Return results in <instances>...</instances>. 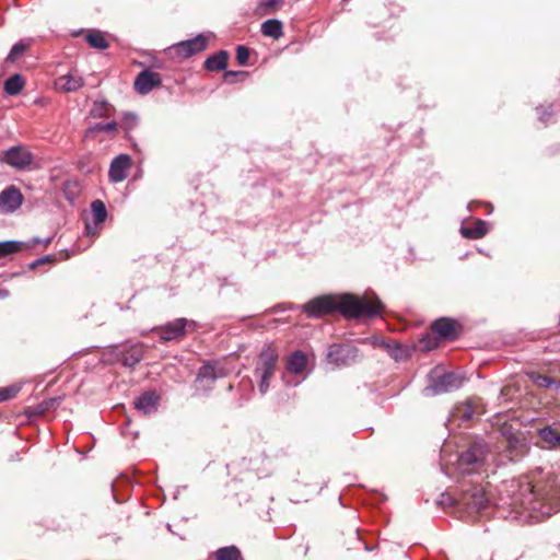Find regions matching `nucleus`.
I'll list each match as a JSON object with an SVG mask.
<instances>
[{
    "label": "nucleus",
    "mask_w": 560,
    "mask_h": 560,
    "mask_svg": "<svg viewBox=\"0 0 560 560\" xmlns=\"http://www.w3.org/2000/svg\"><path fill=\"white\" fill-rule=\"evenodd\" d=\"M383 305L377 298L359 299L351 294L340 296L323 295L315 298L302 306L308 317H322L339 311L343 316L359 318L377 315Z\"/></svg>",
    "instance_id": "obj_1"
},
{
    "label": "nucleus",
    "mask_w": 560,
    "mask_h": 560,
    "mask_svg": "<svg viewBox=\"0 0 560 560\" xmlns=\"http://www.w3.org/2000/svg\"><path fill=\"white\" fill-rule=\"evenodd\" d=\"M512 504L525 510H541L546 504L549 506L546 513L551 514L560 510V491L556 486H550L548 491L541 492L526 482L521 486L520 493L513 499Z\"/></svg>",
    "instance_id": "obj_2"
},
{
    "label": "nucleus",
    "mask_w": 560,
    "mask_h": 560,
    "mask_svg": "<svg viewBox=\"0 0 560 560\" xmlns=\"http://www.w3.org/2000/svg\"><path fill=\"white\" fill-rule=\"evenodd\" d=\"M279 353L272 345L264 346L259 353L254 375L258 380V389L260 394H266L270 386V380L275 375Z\"/></svg>",
    "instance_id": "obj_3"
},
{
    "label": "nucleus",
    "mask_w": 560,
    "mask_h": 560,
    "mask_svg": "<svg viewBox=\"0 0 560 560\" xmlns=\"http://www.w3.org/2000/svg\"><path fill=\"white\" fill-rule=\"evenodd\" d=\"M489 503V499L481 486L462 481L460 492L456 498V506L465 511L468 515H474L483 511Z\"/></svg>",
    "instance_id": "obj_4"
},
{
    "label": "nucleus",
    "mask_w": 560,
    "mask_h": 560,
    "mask_svg": "<svg viewBox=\"0 0 560 560\" xmlns=\"http://www.w3.org/2000/svg\"><path fill=\"white\" fill-rule=\"evenodd\" d=\"M489 456L487 444L483 441H477L459 455L457 459L458 469L465 475L478 472L488 464Z\"/></svg>",
    "instance_id": "obj_5"
},
{
    "label": "nucleus",
    "mask_w": 560,
    "mask_h": 560,
    "mask_svg": "<svg viewBox=\"0 0 560 560\" xmlns=\"http://www.w3.org/2000/svg\"><path fill=\"white\" fill-rule=\"evenodd\" d=\"M0 162L12 168L24 171L34 162L33 153L23 144L13 145L0 152Z\"/></svg>",
    "instance_id": "obj_6"
},
{
    "label": "nucleus",
    "mask_w": 560,
    "mask_h": 560,
    "mask_svg": "<svg viewBox=\"0 0 560 560\" xmlns=\"http://www.w3.org/2000/svg\"><path fill=\"white\" fill-rule=\"evenodd\" d=\"M501 434L504 438V447L506 452L504 457L508 458V460L514 462L527 453L528 447L525 439L522 436V433L513 431L511 427H503L501 429Z\"/></svg>",
    "instance_id": "obj_7"
},
{
    "label": "nucleus",
    "mask_w": 560,
    "mask_h": 560,
    "mask_svg": "<svg viewBox=\"0 0 560 560\" xmlns=\"http://www.w3.org/2000/svg\"><path fill=\"white\" fill-rule=\"evenodd\" d=\"M226 375L228 371L219 361H209L200 366L196 383L203 390H210L218 378Z\"/></svg>",
    "instance_id": "obj_8"
},
{
    "label": "nucleus",
    "mask_w": 560,
    "mask_h": 560,
    "mask_svg": "<svg viewBox=\"0 0 560 560\" xmlns=\"http://www.w3.org/2000/svg\"><path fill=\"white\" fill-rule=\"evenodd\" d=\"M464 378L454 373L447 372L436 376L432 383L424 388L425 395H440L459 388Z\"/></svg>",
    "instance_id": "obj_9"
},
{
    "label": "nucleus",
    "mask_w": 560,
    "mask_h": 560,
    "mask_svg": "<svg viewBox=\"0 0 560 560\" xmlns=\"http://www.w3.org/2000/svg\"><path fill=\"white\" fill-rule=\"evenodd\" d=\"M359 349L351 345H332L329 347L327 359L338 366H348L358 361Z\"/></svg>",
    "instance_id": "obj_10"
},
{
    "label": "nucleus",
    "mask_w": 560,
    "mask_h": 560,
    "mask_svg": "<svg viewBox=\"0 0 560 560\" xmlns=\"http://www.w3.org/2000/svg\"><path fill=\"white\" fill-rule=\"evenodd\" d=\"M208 39L203 35H198L195 38L183 40L171 47V50L180 58H189L207 47Z\"/></svg>",
    "instance_id": "obj_11"
},
{
    "label": "nucleus",
    "mask_w": 560,
    "mask_h": 560,
    "mask_svg": "<svg viewBox=\"0 0 560 560\" xmlns=\"http://www.w3.org/2000/svg\"><path fill=\"white\" fill-rule=\"evenodd\" d=\"M195 325L194 322H188L186 318H177L172 322H168L164 326L156 327L153 330L160 334V338L163 341H172L179 339L186 334V326Z\"/></svg>",
    "instance_id": "obj_12"
},
{
    "label": "nucleus",
    "mask_w": 560,
    "mask_h": 560,
    "mask_svg": "<svg viewBox=\"0 0 560 560\" xmlns=\"http://www.w3.org/2000/svg\"><path fill=\"white\" fill-rule=\"evenodd\" d=\"M24 197L14 185L8 186L0 192V213H13L23 203Z\"/></svg>",
    "instance_id": "obj_13"
},
{
    "label": "nucleus",
    "mask_w": 560,
    "mask_h": 560,
    "mask_svg": "<svg viewBox=\"0 0 560 560\" xmlns=\"http://www.w3.org/2000/svg\"><path fill=\"white\" fill-rule=\"evenodd\" d=\"M161 83L162 78L160 73L154 72L150 69H144L137 75L133 86L139 94L145 95L149 92H151L154 88L160 86Z\"/></svg>",
    "instance_id": "obj_14"
},
{
    "label": "nucleus",
    "mask_w": 560,
    "mask_h": 560,
    "mask_svg": "<svg viewBox=\"0 0 560 560\" xmlns=\"http://www.w3.org/2000/svg\"><path fill=\"white\" fill-rule=\"evenodd\" d=\"M131 167V158L128 154L117 155L109 165L108 178L112 183H120L128 176Z\"/></svg>",
    "instance_id": "obj_15"
},
{
    "label": "nucleus",
    "mask_w": 560,
    "mask_h": 560,
    "mask_svg": "<svg viewBox=\"0 0 560 560\" xmlns=\"http://www.w3.org/2000/svg\"><path fill=\"white\" fill-rule=\"evenodd\" d=\"M159 399V395L154 392H147L140 395L133 401V405L139 412L143 415H151L158 410Z\"/></svg>",
    "instance_id": "obj_16"
},
{
    "label": "nucleus",
    "mask_w": 560,
    "mask_h": 560,
    "mask_svg": "<svg viewBox=\"0 0 560 560\" xmlns=\"http://www.w3.org/2000/svg\"><path fill=\"white\" fill-rule=\"evenodd\" d=\"M431 328L436 335L447 340H453L457 336L455 320L448 317L434 320Z\"/></svg>",
    "instance_id": "obj_17"
},
{
    "label": "nucleus",
    "mask_w": 560,
    "mask_h": 560,
    "mask_svg": "<svg viewBox=\"0 0 560 560\" xmlns=\"http://www.w3.org/2000/svg\"><path fill=\"white\" fill-rule=\"evenodd\" d=\"M143 354L144 347L142 343L132 345L121 353V362L125 366L133 368L142 360Z\"/></svg>",
    "instance_id": "obj_18"
},
{
    "label": "nucleus",
    "mask_w": 560,
    "mask_h": 560,
    "mask_svg": "<svg viewBox=\"0 0 560 560\" xmlns=\"http://www.w3.org/2000/svg\"><path fill=\"white\" fill-rule=\"evenodd\" d=\"M56 84L63 92H75L83 86L84 81L79 74L70 72L59 77Z\"/></svg>",
    "instance_id": "obj_19"
},
{
    "label": "nucleus",
    "mask_w": 560,
    "mask_h": 560,
    "mask_svg": "<svg viewBox=\"0 0 560 560\" xmlns=\"http://www.w3.org/2000/svg\"><path fill=\"white\" fill-rule=\"evenodd\" d=\"M229 54L225 50H220L217 54L209 56L205 61V68L208 71L224 70L228 65Z\"/></svg>",
    "instance_id": "obj_20"
},
{
    "label": "nucleus",
    "mask_w": 560,
    "mask_h": 560,
    "mask_svg": "<svg viewBox=\"0 0 560 560\" xmlns=\"http://www.w3.org/2000/svg\"><path fill=\"white\" fill-rule=\"evenodd\" d=\"M538 435L549 448L560 450V431L547 425L538 431Z\"/></svg>",
    "instance_id": "obj_21"
},
{
    "label": "nucleus",
    "mask_w": 560,
    "mask_h": 560,
    "mask_svg": "<svg viewBox=\"0 0 560 560\" xmlns=\"http://www.w3.org/2000/svg\"><path fill=\"white\" fill-rule=\"evenodd\" d=\"M307 364L306 355L298 350L294 351L288 359L287 369L293 374H301L305 371Z\"/></svg>",
    "instance_id": "obj_22"
},
{
    "label": "nucleus",
    "mask_w": 560,
    "mask_h": 560,
    "mask_svg": "<svg viewBox=\"0 0 560 560\" xmlns=\"http://www.w3.org/2000/svg\"><path fill=\"white\" fill-rule=\"evenodd\" d=\"M488 232L487 223L482 220H477L471 226H462L460 233L464 237L477 240L483 237Z\"/></svg>",
    "instance_id": "obj_23"
},
{
    "label": "nucleus",
    "mask_w": 560,
    "mask_h": 560,
    "mask_svg": "<svg viewBox=\"0 0 560 560\" xmlns=\"http://www.w3.org/2000/svg\"><path fill=\"white\" fill-rule=\"evenodd\" d=\"M261 33L265 36L278 39L283 35V26L279 20H267L261 24Z\"/></svg>",
    "instance_id": "obj_24"
},
{
    "label": "nucleus",
    "mask_w": 560,
    "mask_h": 560,
    "mask_svg": "<svg viewBox=\"0 0 560 560\" xmlns=\"http://www.w3.org/2000/svg\"><path fill=\"white\" fill-rule=\"evenodd\" d=\"M85 39H86L88 44L93 48L103 50L108 47V42H107L104 33L98 30L90 31L86 34Z\"/></svg>",
    "instance_id": "obj_25"
},
{
    "label": "nucleus",
    "mask_w": 560,
    "mask_h": 560,
    "mask_svg": "<svg viewBox=\"0 0 560 560\" xmlns=\"http://www.w3.org/2000/svg\"><path fill=\"white\" fill-rule=\"evenodd\" d=\"M215 560H244L241 550L232 545L219 548L215 551Z\"/></svg>",
    "instance_id": "obj_26"
},
{
    "label": "nucleus",
    "mask_w": 560,
    "mask_h": 560,
    "mask_svg": "<svg viewBox=\"0 0 560 560\" xmlns=\"http://www.w3.org/2000/svg\"><path fill=\"white\" fill-rule=\"evenodd\" d=\"M110 110L112 105L106 100H95L91 107L90 115L93 118H105L109 116Z\"/></svg>",
    "instance_id": "obj_27"
},
{
    "label": "nucleus",
    "mask_w": 560,
    "mask_h": 560,
    "mask_svg": "<svg viewBox=\"0 0 560 560\" xmlns=\"http://www.w3.org/2000/svg\"><path fill=\"white\" fill-rule=\"evenodd\" d=\"M24 88V80L20 74H13L4 82V91L9 95H18Z\"/></svg>",
    "instance_id": "obj_28"
},
{
    "label": "nucleus",
    "mask_w": 560,
    "mask_h": 560,
    "mask_svg": "<svg viewBox=\"0 0 560 560\" xmlns=\"http://www.w3.org/2000/svg\"><path fill=\"white\" fill-rule=\"evenodd\" d=\"M31 46L30 39H22L19 43L14 44L5 59L7 62L16 61Z\"/></svg>",
    "instance_id": "obj_29"
},
{
    "label": "nucleus",
    "mask_w": 560,
    "mask_h": 560,
    "mask_svg": "<svg viewBox=\"0 0 560 560\" xmlns=\"http://www.w3.org/2000/svg\"><path fill=\"white\" fill-rule=\"evenodd\" d=\"M91 211L94 217L95 225L103 223L107 218L105 203L100 199L92 201Z\"/></svg>",
    "instance_id": "obj_30"
},
{
    "label": "nucleus",
    "mask_w": 560,
    "mask_h": 560,
    "mask_svg": "<svg viewBox=\"0 0 560 560\" xmlns=\"http://www.w3.org/2000/svg\"><path fill=\"white\" fill-rule=\"evenodd\" d=\"M284 0H259L256 13L259 15L271 14L283 3Z\"/></svg>",
    "instance_id": "obj_31"
},
{
    "label": "nucleus",
    "mask_w": 560,
    "mask_h": 560,
    "mask_svg": "<svg viewBox=\"0 0 560 560\" xmlns=\"http://www.w3.org/2000/svg\"><path fill=\"white\" fill-rule=\"evenodd\" d=\"M23 243L19 241L0 242V257H5L22 249Z\"/></svg>",
    "instance_id": "obj_32"
},
{
    "label": "nucleus",
    "mask_w": 560,
    "mask_h": 560,
    "mask_svg": "<svg viewBox=\"0 0 560 560\" xmlns=\"http://www.w3.org/2000/svg\"><path fill=\"white\" fill-rule=\"evenodd\" d=\"M138 116L133 113H125L121 119V128L127 136L138 126Z\"/></svg>",
    "instance_id": "obj_33"
},
{
    "label": "nucleus",
    "mask_w": 560,
    "mask_h": 560,
    "mask_svg": "<svg viewBox=\"0 0 560 560\" xmlns=\"http://www.w3.org/2000/svg\"><path fill=\"white\" fill-rule=\"evenodd\" d=\"M117 127H118V124L116 121L97 122L86 130L85 136L88 137L94 132H100V131H104V132L116 131Z\"/></svg>",
    "instance_id": "obj_34"
},
{
    "label": "nucleus",
    "mask_w": 560,
    "mask_h": 560,
    "mask_svg": "<svg viewBox=\"0 0 560 560\" xmlns=\"http://www.w3.org/2000/svg\"><path fill=\"white\" fill-rule=\"evenodd\" d=\"M475 411L469 402H464L455 408V416L463 421H468L472 418Z\"/></svg>",
    "instance_id": "obj_35"
},
{
    "label": "nucleus",
    "mask_w": 560,
    "mask_h": 560,
    "mask_svg": "<svg viewBox=\"0 0 560 560\" xmlns=\"http://www.w3.org/2000/svg\"><path fill=\"white\" fill-rule=\"evenodd\" d=\"M386 348H387L389 355L395 361H400V360H404L405 358H407V350L398 343L386 345Z\"/></svg>",
    "instance_id": "obj_36"
},
{
    "label": "nucleus",
    "mask_w": 560,
    "mask_h": 560,
    "mask_svg": "<svg viewBox=\"0 0 560 560\" xmlns=\"http://www.w3.org/2000/svg\"><path fill=\"white\" fill-rule=\"evenodd\" d=\"M532 380L535 385L541 388H551L556 384V380L541 374H533Z\"/></svg>",
    "instance_id": "obj_37"
},
{
    "label": "nucleus",
    "mask_w": 560,
    "mask_h": 560,
    "mask_svg": "<svg viewBox=\"0 0 560 560\" xmlns=\"http://www.w3.org/2000/svg\"><path fill=\"white\" fill-rule=\"evenodd\" d=\"M19 392H20V386H15V385L0 388V401H5V400H9V399L15 397V395Z\"/></svg>",
    "instance_id": "obj_38"
},
{
    "label": "nucleus",
    "mask_w": 560,
    "mask_h": 560,
    "mask_svg": "<svg viewBox=\"0 0 560 560\" xmlns=\"http://www.w3.org/2000/svg\"><path fill=\"white\" fill-rule=\"evenodd\" d=\"M249 49L245 46H237L236 48V60L241 66H245L248 62Z\"/></svg>",
    "instance_id": "obj_39"
},
{
    "label": "nucleus",
    "mask_w": 560,
    "mask_h": 560,
    "mask_svg": "<svg viewBox=\"0 0 560 560\" xmlns=\"http://www.w3.org/2000/svg\"><path fill=\"white\" fill-rule=\"evenodd\" d=\"M438 503L443 506L456 505V498H453L452 495H450L447 493H442Z\"/></svg>",
    "instance_id": "obj_40"
},
{
    "label": "nucleus",
    "mask_w": 560,
    "mask_h": 560,
    "mask_svg": "<svg viewBox=\"0 0 560 560\" xmlns=\"http://www.w3.org/2000/svg\"><path fill=\"white\" fill-rule=\"evenodd\" d=\"M51 259H52V258H51V256H49V255H48V256L40 257V258L36 259L35 261H33V262L30 265V267H31L32 269H34V268H36V267H37V266H39V265H43V264H45V262L50 261Z\"/></svg>",
    "instance_id": "obj_41"
},
{
    "label": "nucleus",
    "mask_w": 560,
    "mask_h": 560,
    "mask_svg": "<svg viewBox=\"0 0 560 560\" xmlns=\"http://www.w3.org/2000/svg\"><path fill=\"white\" fill-rule=\"evenodd\" d=\"M243 72H237V71H226L224 73V78L225 80H229L231 77H235V75H238V74H242Z\"/></svg>",
    "instance_id": "obj_42"
},
{
    "label": "nucleus",
    "mask_w": 560,
    "mask_h": 560,
    "mask_svg": "<svg viewBox=\"0 0 560 560\" xmlns=\"http://www.w3.org/2000/svg\"><path fill=\"white\" fill-rule=\"evenodd\" d=\"M551 114H552V113H551L550 110H548V109H544V110L541 112V114H540V120L546 121V118H547V117H550V116H551Z\"/></svg>",
    "instance_id": "obj_43"
},
{
    "label": "nucleus",
    "mask_w": 560,
    "mask_h": 560,
    "mask_svg": "<svg viewBox=\"0 0 560 560\" xmlns=\"http://www.w3.org/2000/svg\"><path fill=\"white\" fill-rule=\"evenodd\" d=\"M85 229H86V233L89 235H95V233H96L95 232V226H91L90 224H86Z\"/></svg>",
    "instance_id": "obj_44"
},
{
    "label": "nucleus",
    "mask_w": 560,
    "mask_h": 560,
    "mask_svg": "<svg viewBox=\"0 0 560 560\" xmlns=\"http://www.w3.org/2000/svg\"><path fill=\"white\" fill-rule=\"evenodd\" d=\"M557 394H560V382L556 381V384L551 387Z\"/></svg>",
    "instance_id": "obj_45"
},
{
    "label": "nucleus",
    "mask_w": 560,
    "mask_h": 560,
    "mask_svg": "<svg viewBox=\"0 0 560 560\" xmlns=\"http://www.w3.org/2000/svg\"><path fill=\"white\" fill-rule=\"evenodd\" d=\"M42 241L38 237H34L32 243L33 244H39Z\"/></svg>",
    "instance_id": "obj_46"
},
{
    "label": "nucleus",
    "mask_w": 560,
    "mask_h": 560,
    "mask_svg": "<svg viewBox=\"0 0 560 560\" xmlns=\"http://www.w3.org/2000/svg\"><path fill=\"white\" fill-rule=\"evenodd\" d=\"M45 245H48L50 243V238L45 240Z\"/></svg>",
    "instance_id": "obj_47"
}]
</instances>
